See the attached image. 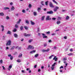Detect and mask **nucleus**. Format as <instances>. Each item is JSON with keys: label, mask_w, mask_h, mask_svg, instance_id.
I'll return each mask as SVG.
<instances>
[{"label": "nucleus", "mask_w": 75, "mask_h": 75, "mask_svg": "<svg viewBox=\"0 0 75 75\" xmlns=\"http://www.w3.org/2000/svg\"><path fill=\"white\" fill-rule=\"evenodd\" d=\"M34 47L33 46L29 45L27 48L28 50H34Z\"/></svg>", "instance_id": "nucleus-1"}, {"label": "nucleus", "mask_w": 75, "mask_h": 75, "mask_svg": "<svg viewBox=\"0 0 75 75\" xmlns=\"http://www.w3.org/2000/svg\"><path fill=\"white\" fill-rule=\"evenodd\" d=\"M57 63L55 62L54 63V64L52 65V67H51L52 70H54L55 65H57Z\"/></svg>", "instance_id": "nucleus-2"}, {"label": "nucleus", "mask_w": 75, "mask_h": 75, "mask_svg": "<svg viewBox=\"0 0 75 75\" xmlns=\"http://www.w3.org/2000/svg\"><path fill=\"white\" fill-rule=\"evenodd\" d=\"M49 6L50 7L52 8H53V7H54V6L53 5V4L52 3V2H49Z\"/></svg>", "instance_id": "nucleus-3"}, {"label": "nucleus", "mask_w": 75, "mask_h": 75, "mask_svg": "<svg viewBox=\"0 0 75 75\" xmlns=\"http://www.w3.org/2000/svg\"><path fill=\"white\" fill-rule=\"evenodd\" d=\"M6 45H11V40H9L6 43Z\"/></svg>", "instance_id": "nucleus-4"}, {"label": "nucleus", "mask_w": 75, "mask_h": 75, "mask_svg": "<svg viewBox=\"0 0 75 75\" xmlns=\"http://www.w3.org/2000/svg\"><path fill=\"white\" fill-rule=\"evenodd\" d=\"M46 20H51V18H50L49 16H47L46 18Z\"/></svg>", "instance_id": "nucleus-5"}, {"label": "nucleus", "mask_w": 75, "mask_h": 75, "mask_svg": "<svg viewBox=\"0 0 75 75\" xmlns=\"http://www.w3.org/2000/svg\"><path fill=\"white\" fill-rule=\"evenodd\" d=\"M59 8V7L57 6H55L54 9V11L56 12L57 11V9Z\"/></svg>", "instance_id": "nucleus-6"}, {"label": "nucleus", "mask_w": 75, "mask_h": 75, "mask_svg": "<svg viewBox=\"0 0 75 75\" xmlns=\"http://www.w3.org/2000/svg\"><path fill=\"white\" fill-rule=\"evenodd\" d=\"M0 27L1 28H2V29L1 30L2 32L4 31V26L3 25H1L0 26Z\"/></svg>", "instance_id": "nucleus-7"}, {"label": "nucleus", "mask_w": 75, "mask_h": 75, "mask_svg": "<svg viewBox=\"0 0 75 75\" xmlns=\"http://www.w3.org/2000/svg\"><path fill=\"white\" fill-rule=\"evenodd\" d=\"M42 34L43 38H47V36H45V35L44 33H42Z\"/></svg>", "instance_id": "nucleus-8"}, {"label": "nucleus", "mask_w": 75, "mask_h": 75, "mask_svg": "<svg viewBox=\"0 0 75 75\" xmlns=\"http://www.w3.org/2000/svg\"><path fill=\"white\" fill-rule=\"evenodd\" d=\"M47 14H53V11H47Z\"/></svg>", "instance_id": "nucleus-9"}, {"label": "nucleus", "mask_w": 75, "mask_h": 75, "mask_svg": "<svg viewBox=\"0 0 75 75\" xmlns=\"http://www.w3.org/2000/svg\"><path fill=\"white\" fill-rule=\"evenodd\" d=\"M30 35H31L30 34L24 33V36H25L26 37H29V36H30Z\"/></svg>", "instance_id": "nucleus-10"}, {"label": "nucleus", "mask_w": 75, "mask_h": 75, "mask_svg": "<svg viewBox=\"0 0 75 75\" xmlns=\"http://www.w3.org/2000/svg\"><path fill=\"white\" fill-rule=\"evenodd\" d=\"M56 56H55L53 58V59L54 60L55 59V61H57L58 59V58H56Z\"/></svg>", "instance_id": "nucleus-11"}, {"label": "nucleus", "mask_w": 75, "mask_h": 75, "mask_svg": "<svg viewBox=\"0 0 75 75\" xmlns=\"http://www.w3.org/2000/svg\"><path fill=\"white\" fill-rule=\"evenodd\" d=\"M7 34H11V32L10 31L8 30L7 33Z\"/></svg>", "instance_id": "nucleus-12"}, {"label": "nucleus", "mask_w": 75, "mask_h": 75, "mask_svg": "<svg viewBox=\"0 0 75 75\" xmlns=\"http://www.w3.org/2000/svg\"><path fill=\"white\" fill-rule=\"evenodd\" d=\"M4 15V14L3 12L0 13V16H3Z\"/></svg>", "instance_id": "nucleus-13"}, {"label": "nucleus", "mask_w": 75, "mask_h": 75, "mask_svg": "<svg viewBox=\"0 0 75 75\" xmlns=\"http://www.w3.org/2000/svg\"><path fill=\"white\" fill-rule=\"evenodd\" d=\"M14 36L15 38H17L18 37V35L16 33H14Z\"/></svg>", "instance_id": "nucleus-14"}, {"label": "nucleus", "mask_w": 75, "mask_h": 75, "mask_svg": "<svg viewBox=\"0 0 75 75\" xmlns=\"http://www.w3.org/2000/svg\"><path fill=\"white\" fill-rule=\"evenodd\" d=\"M15 9V8L14 6H12L11 8V10L12 11L14 10Z\"/></svg>", "instance_id": "nucleus-15"}, {"label": "nucleus", "mask_w": 75, "mask_h": 75, "mask_svg": "<svg viewBox=\"0 0 75 75\" xmlns=\"http://www.w3.org/2000/svg\"><path fill=\"white\" fill-rule=\"evenodd\" d=\"M45 18V16H42L41 19L42 21H44V20Z\"/></svg>", "instance_id": "nucleus-16"}, {"label": "nucleus", "mask_w": 75, "mask_h": 75, "mask_svg": "<svg viewBox=\"0 0 75 75\" xmlns=\"http://www.w3.org/2000/svg\"><path fill=\"white\" fill-rule=\"evenodd\" d=\"M39 55V54H36L35 55V58H37V57H38Z\"/></svg>", "instance_id": "nucleus-17"}, {"label": "nucleus", "mask_w": 75, "mask_h": 75, "mask_svg": "<svg viewBox=\"0 0 75 75\" xmlns=\"http://www.w3.org/2000/svg\"><path fill=\"white\" fill-rule=\"evenodd\" d=\"M54 57V55H52L51 56H50L49 57V59H51V58H52V57Z\"/></svg>", "instance_id": "nucleus-18"}, {"label": "nucleus", "mask_w": 75, "mask_h": 75, "mask_svg": "<svg viewBox=\"0 0 75 75\" xmlns=\"http://www.w3.org/2000/svg\"><path fill=\"white\" fill-rule=\"evenodd\" d=\"M35 50H33L32 51H31L30 52V54H33V53H34V52H35Z\"/></svg>", "instance_id": "nucleus-19"}, {"label": "nucleus", "mask_w": 75, "mask_h": 75, "mask_svg": "<svg viewBox=\"0 0 75 75\" xmlns=\"http://www.w3.org/2000/svg\"><path fill=\"white\" fill-rule=\"evenodd\" d=\"M45 4L46 6H48V1H47L46 2H45Z\"/></svg>", "instance_id": "nucleus-20"}, {"label": "nucleus", "mask_w": 75, "mask_h": 75, "mask_svg": "<svg viewBox=\"0 0 75 75\" xmlns=\"http://www.w3.org/2000/svg\"><path fill=\"white\" fill-rule=\"evenodd\" d=\"M37 11H38V12L39 13L40 12V11L41 10V8H38V9L37 10Z\"/></svg>", "instance_id": "nucleus-21"}, {"label": "nucleus", "mask_w": 75, "mask_h": 75, "mask_svg": "<svg viewBox=\"0 0 75 75\" xmlns=\"http://www.w3.org/2000/svg\"><path fill=\"white\" fill-rule=\"evenodd\" d=\"M4 10H9L10 9V8L8 7H5L4 8Z\"/></svg>", "instance_id": "nucleus-22"}, {"label": "nucleus", "mask_w": 75, "mask_h": 75, "mask_svg": "<svg viewBox=\"0 0 75 75\" xmlns=\"http://www.w3.org/2000/svg\"><path fill=\"white\" fill-rule=\"evenodd\" d=\"M33 14L35 16H37V12H34Z\"/></svg>", "instance_id": "nucleus-23"}, {"label": "nucleus", "mask_w": 75, "mask_h": 75, "mask_svg": "<svg viewBox=\"0 0 75 75\" xmlns=\"http://www.w3.org/2000/svg\"><path fill=\"white\" fill-rule=\"evenodd\" d=\"M22 54L21 53L19 54L18 57H19V58H21V57H22Z\"/></svg>", "instance_id": "nucleus-24"}, {"label": "nucleus", "mask_w": 75, "mask_h": 75, "mask_svg": "<svg viewBox=\"0 0 75 75\" xmlns=\"http://www.w3.org/2000/svg\"><path fill=\"white\" fill-rule=\"evenodd\" d=\"M25 23H26V24H29V21H28L27 20H26Z\"/></svg>", "instance_id": "nucleus-25"}, {"label": "nucleus", "mask_w": 75, "mask_h": 75, "mask_svg": "<svg viewBox=\"0 0 75 75\" xmlns=\"http://www.w3.org/2000/svg\"><path fill=\"white\" fill-rule=\"evenodd\" d=\"M69 18V17L68 16H67L66 18V20H68Z\"/></svg>", "instance_id": "nucleus-26"}, {"label": "nucleus", "mask_w": 75, "mask_h": 75, "mask_svg": "<svg viewBox=\"0 0 75 75\" xmlns=\"http://www.w3.org/2000/svg\"><path fill=\"white\" fill-rule=\"evenodd\" d=\"M30 22H31V24L32 25H34V24H35L33 22V21H31Z\"/></svg>", "instance_id": "nucleus-27"}, {"label": "nucleus", "mask_w": 75, "mask_h": 75, "mask_svg": "<svg viewBox=\"0 0 75 75\" xmlns=\"http://www.w3.org/2000/svg\"><path fill=\"white\" fill-rule=\"evenodd\" d=\"M53 2H54V3H55L56 4H58V3H57V2H56V1H55V0H52Z\"/></svg>", "instance_id": "nucleus-28"}, {"label": "nucleus", "mask_w": 75, "mask_h": 75, "mask_svg": "<svg viewBox=\"0 0 75 75\" xmlns=\"http://www.w3.org/2000/svg\"><path fill=\"white\" fill-rule=\"evenodd\" d=\"M24 28L25 29V30H28V27L26 26H24Z\"/></svg>", "instance_id": "nucleus-29"}, {"label": "nucleus", "mask_w": 75, "mask_h": 75, "mask_svg": "<svg viewBox=\"0 0 75 75\" xmlns=\"http://www.w3.org/2000/svg\"><path fill=\"white\" fill-rule=\"evenodd\" d=\"M33 39H30L29 40V41H28L30 43V42H31L33 41Z\"/></svg>", "instance_id": "nucleus-30"}, {"label": "nucleus", "mask_w": 75, "mask_h": 75, "mask_svg": "<svg viewBox=\"0 0 75 75\" xmlns=\"http://www.w3.org/2000/svg\"><path fill=\"white\" fill-rule=\"evenodd\" d=\"M60 23L61 22H60L59 21H58L57 22V24H60Z\"/></svg>", "instance_id": "nucleus-31"}, {"label": "nucleus", "mask_w": 75, "mask_h": 75, "mask_svg": "<svg viewBox=\"0 0 75 75\" xmlns=\"http://www.w3.org/2000/svg\"><path fill=\"white\" fill-rule=\"evenodd\" d=\"M67 11V10H62V12H63V13H65Z\"/></svg>", "instance_id": "nucleus-32"}, {"label": "nucleus", "mask_w": 75, "mask_h": 75, "mask_svg": "<svg viewBox=\"0 0 75 75\" xmlns=\"http://www.w3.org/2000/svg\"><path fill=\"white\" fill-rule=\"evenodd\" d=\"M64 69H65V70H66V69H67V66H65V65H64Z\"/></svg>", "instance_id": "nucleus-33"}, {"label": "nucleus", "mask_w": 75, "mask_h": 75, "mask_svg": "<svg viewBox=\"0 0 75 75\" xmlns=\"http://www.w3.org/2000/svg\"><path fill=\"white\" fill-rule=\"evenodd\" d=\"M22 13H25V11L24 9H23L22 10Z\"/></svg>", "instance_id": "nucleus-34"}, {"label": "nucleus", "mask_w": 75, "mask_h": 75, "mask_svg": "<svg viewBox=\"0 0 75 75\" xmlns=\"http://www.w3.org/2000/svg\"><path fill=\"white\" fill-rule=\"evenodd\" d=\"M20 21H21V19H19L18 21L17 22V24H19V23H20Z\"/></svg>", "instance_id": "nucleus-35"}, {"label": "nucleus", "mask_w": 75, "mask_h": 75, "mask_svg": "<svg viewBox=\"0 0 75 75\" xmlns=\"http://www.w3.org/2000/svg\"><path fill=\"white\" fill-rule=\"evenodd\" d=\"M67 55H73V54L72 53H70L69 54H68Z\"/></svg>", "instance_id": "nucleus-36"}, {"label": "nucleus", "mask_w": 75, "mask_h": 75, "mask_svg": "<svg viewBox=\"0 0 75 75\" xmlns=\"http://www.w3.org/2000/svg\"><path fill=\"white\" fill-rule=\"evenodd\" d=\"M17 31V29L16 28H14V29L13 30V32H16Z\"/></svg>", "instance_id": "nucleus-37"}, {"label": "nucleus", "mask_w": 75, "mask_h": 75, "mask_svg": "<svg viewBox=\"0 0 75 75\" xmlns=\"http://www.w3.org/2000/svg\"><path fill=\"white\" fill-rule=\"evenodd\" d=\"M15 27L16 28H18V26L17 24H16L15 25Z\"/></svg>", "instance_id": "nucleus-38"}, {"label": "nucleus", "mask_w": 75, "mask_h": 75, "mask_svg": "<svg viewBox=\"0 0 75 75\" xmlns=\"http://www.w3.org/2000/svg\"><path fill=\"white\" fill-rule=\"evenodd\" d=\"M57 47L54 46L53 48V50H56V49H57Z\"/></svg>", "instance_id": "nucleus-39"}, {"label": "nucleus", "mask_w": 75, "mask_h": 75, "mask_svg": "<svg viewBox=\"0 0 75 75\" xmlns=\"http://www.w3.org/2000/svg\"><path fill=\"white\" fill-rule=\"evenodd\" d=\"M28 7H29V8H31V7H32L31 5V4H29Z\"/></svg>", "instance_id": "nucleus-40"}, {"label": "nucleus", "mask_w": 75, "mask_h": 75, "mask_svg": "<svg viewBox=\"0 0 75 75\" xmlns=\"http://www.w3.org/2000/svg\"><path fill=\"white\" fill-rule=\"evenodd\" d=\"M9 18H10L8 16H7L6 17V20H8V19H9Z\"/></svg>", "instance_id": "nucleus-41"}, {"label": "nucleus", "mask_w": 75, "mask_h": 75, "mask_svg": "<svg viewBox=\"0 0 75 75\" xmlns=\"http://www.w3.org/2000/svg\"><path fill=\"white\" fill-rule=\"evenodd\" d=\"M17 62H21V60L20 59H18L17 60Z\"/></svg>", "instance_id": "nucleus-42"}, {"label": "nucleus", "mask_w": 75, "mask_h": 75, "mask_svg": "<svg viewBox=\"0 0 75 75\" xmlns=\"http://www.w3.org/2000/svg\"><path fill=\"white\" fill-rule=\"evenodd\" d=\"M20 29L21 30H22L23 29V26H22L20 27Z\"/></svg>", "instance_id": "nucleus-43"}, {"label": "nucleus", "mask_w": 75, "mask_h": 75, "mask_svg": "<svg viewBox=\"0 0 75 75\" xmlns=\"http://www.w3.org/2000/svg\"><path fill=\"white\" fill-rule=\"evenodd\" d=\"M50 51L49 49H48L47 50H46V52H48Z\"/></svg>", "instance_id": "nucleus-44"}, {"label": "nucleus", "mask_w": 75, "mask_h": 75, "mask_svg": "<svg viewBox=\"0 0 75 75\" xmlns=\"http://www.w3.org/2000/svg\"><path fill=\"white\" fill-rule=\"evenodd\" d=\"M0 64H2L3 63V60H0Z\"/></svg>", "instance_id": "nucleus-45"}, {"label": "nucleus", "mask_w": 75, "mask_h": 75, "mask_svg": "<svg viewBox=\"0 0 75 75\" xmlns=\"http://www.w3.org/2000/svg\"><path fill=\"white\" fill-rule=\"evenodd\" d=\"M42 52H46V50H44L43 49L42 50Z\"/></svg>", "instance_id": "nucleus-46"}, {"label": "nucleus", "mask_w": 75, "mask_h": 75, "mask_svg": "<svg viewBox=\"0 0 75 75\" xmlns=\"http://www.w3.org/2000/svg\"><path fill=\"white\" fill-rule=\"evenodd\" d=\"M61 17H58L57 20H61Z\"/></svg>", "instance_id": "nucleus-47"}, {"label": "nucleus", "mask_w": 75, "mask_h": 75, "mask_svg": "<svg viewBox=\"0 0 75 75\" xmlns=\"http://www.w3.org/2000/svg\"><path fill=\"white\" fill-rule=\"evenodd\" d=\"M47 45L46 44H45L44 45V47H46Z\"/></svg>", "instance_id": "nucleus-48"}, {"label": "nucleus", "mask_w": 75, "mask_h": 75, "mask_svg": "<svg viewBox=\"0 0 75 75\" xmlns=\"http://www.w3.org/2000/svg\"><path fill=\"white\" fill-rule=\"evenodd\" d=\"M43 1H42L41 2V4H42V5L43 6H44V4H43Z\"/></svg>", "instance_id": "nucleus-49"}, {"label": "nucleus", "mask_w": 75, "mask_h": 75, "mask_svg": "<svg viewBox=\"0 0 75 75\" xmlns=\"http://www.w3.org/2000/svg\"><path fill=\"white\" fill-rule=\"evenodd\" d=\"M13 56H11L10 57V59H11V60L13 59Z\"/></svg>", "instance_id": "nucleus-50"}, {"label": "nucleus", "mask_w": 75, "mask_h": 75, "mask_svg": "<svg viewBox=\"0 0 75 75\" xmlns=\"http://www.w3.org/2000/svg\"><path fill=\"white\" fill-rule=\"evenodd\" d=\"M59 68L60 69H61V68H64V67L63 66H61Z\"/></svg>", "instance_id": "nucleus-51"}, {"label": "nucleus", "mask_w": 75, "mask_h": 75, "mask_svg": "<svg viewBox=\"0 0 75 75\" xmlns=\"http://www.w3.org/2000/svg\"><path fill=\"white\" fill-rule=\"evenodd\" d=\"M12 67V66H10L9 67V69H11V68Z\"/></svg>", "instance_id": "nucleus-52"}, {"label": "nucleus", "mask_w": 75, "mask_h": 75, "mask_svg": "<svg viewBox=\"0 0 75 75\" xmlns=\"http://www.w3.org/2000/svg\"><path fill=\"white\" fill-rule=\"evenodd\" d=\"M64 38L65 39H67V37H66V36L64 37Z\"/></svg>", "instance_id": "nucleus-53"}, {"label": "nucleus", "mask_w": 75, "mask_h": 75, "mask_svg": "<svg viewBox=\"0 0 75 75\" xmlns=\"http://www.w3.org/2000/svg\"><path fill=\"white\" fill-rule=\"evenodd\" d=\"M15 47L14 46H13L11 48V50H13V49H14V47Z\"/></svg>", "instance_id": "nucleus-54"}, {"label": "nucleus", "mask_w": 75, "mask_h": 75, "mask_svg": "<svg viewBox=\"0 0 75 75\" xmlns=\"http://www.w3.org/2000/svg\"><path fill=\"white\" fill-rule=\"evenodd\" d=\"M55 35V33H53L51 34V35Z\"/></svg>", "instance_id": "nucleus-55"}, {"label": "nucleus", "mask_w": 75, "mask_h": 75, "mask_svg": "<svg viewBox=\"0 0 75 75\" xmlns=\"http://www.w3.org/2000/svg\"><path fill=\"white\" fill-rule=\"evenodd\" d=\"M2 67L3 68V69H4V70H5V68L4 67V66H2Z\"/></svg>", "instance_id": "nucleus-56"}, {"label": "nucleus", "mask_w": 75, "mask_h": 75, "mask_svg": "<svg viewBox=\"0 0 75 75\" xmlns=\"http://www.w3.org/2000/svg\"><path fill=\"white\" fill-rule=\"evenodd\" d=\"M67 58H65L63 59V60H64V61H65L67 60Z\"/></svg>", "instance_id": "nucleus-57"}, {"label": "nucleus", "mask_w": 75, "mask_h": 75, "mask_svg": "<svg viewBox=\"0 0 75 75\" xmlns=\"http://www.w3.org/2000/svg\"><path fill=\"white\" fill-rule=\"evenodd\" d=\"M56 19V18H52V20H55Z\"/></svg>", "instance_id": "nucleus-58"}, {"label": "nucleus", "mask_w": 75, "mask_h": 75, "mask_svg": "<svg viewBox=\"0 0 75 75\" xmlns=\"http://www.w3.org/2000/svg\"><path fill=\"white\" fill-rule=\"evenodd\" d=\"M41 71V69H39L38 70V72H40Z\"/></svg>", "instance_id": "nucleus-59"}, {"label": "nucleus", "mask_w": 75, "mask_h": 75, "mask_svg": "<svg viewBox=\"0 0 75 75\" xmlns=\"http://www.w3.org/2000/svg\"><path fill=\"white\" fill-rule=\"evenodd\" d=\"M37 64L35 65L34 67V68H36L37 67Z\"/></svg>", "instance_id": "nucleus-60"}, {"label": "nucleus", "mask_w": 75, "mask_h": 75, "mask_svg": "<svg viewBox=\"0 0 75 75\" xmlns=\"http://www.w3.org/2000/svg\"><path fill=\"white\" fill-rule=\"evenodd\" d=\"M8 57H11V54H10L8 55Z\"/></svg>", "instance_id": "nucleus-61"}, {"label": "nucleus", "mask_w": 75, "mask_h": 75, "mask_svg": "<svg viewBox=\"0 0 75 75\" xmlns=\"http://www.w3.org/2000/svg\"><path fill=\"white\" fill-rule=\"evenodd\" d=\"M63 71H62V70L60 69V72H62Z\"/></svg>", "instance_id": "nucleus-62"}, {"label": "nucleus", "mask_w": 75, "mask_h": 75, "mask_svg": "<svg viewBox=\"0 0 75 75\" xmlns=\"http://www.w3.org/2000/svg\"><path fill=\"white\" fill-rule=\"evenodd\" d=\"M48 41L49 42H52V41H51V40H49Z\"/></svg>", "instance_id": "nucleus-63"}, {"label": "nucleus", "mask_w": 75, "mask_h": 75, "mask_svg": "<svg viewBox=\"0 0 75 75\" xmlns=\"http://www.w3.org/2000/svg\"><path fill=\"white\" fill-rule=\"evenodd\" d=\"M13 2H11L10 3V5H13Z\"/></svg>", "instance_id": "nucleus-64"}]
</instances>
